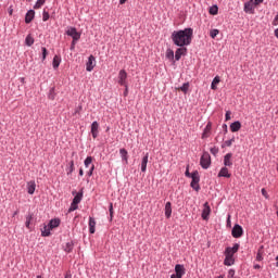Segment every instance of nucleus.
I'll list each match as a JSON object with an SVG mask.
<instances>
[{"mask_svg": "<svg viewBox=\"0 0 278 278\" xmlns=\"http://www.w3.org/2000/svg\"><path fill=\"white\" fill-rule=\"evenodd\" d=\"M54 92H55V89L54 88H51L50 89V93H49V99H51L52 101H53V99H55V94H54Z\"/></svg>", "mask_w": 278, "mask_h": 278, "instance_id": "obj_43", "label": "nucleus"}, {"mask_svg": "<svg viewBox=\"0 0 278 278\" xmlns=\"http://www.w3.org/2000/svg\"><path fill=\"white\" fill-rule=\"evenodd\" d=\"M185 176L189 177V179H191L192 177V173H190V169L187 167L186 172H185Z\"/></svg>", "mask_w": 278, "mask_h": 278, "instance_id": "obj_48", "label": "nucleus"}, {"mask_svg": "<svg viewBox=\"0 0 278 278\" xmlns=\"http://www.w3.org/2000/svg\"><path fill=\"white\" fill-rule=\"evenodd\" d=\"M41 51H42V61L47 60V48L42 47L41 48Z\"/></svg>", "mask_w": 278, "mask_h": 278, "instance_id": "obj_44", "label": "nucleus"}, {"mask_svg": "<svg viewBox=\"0 0 278 278\" xmlns=\"http://www.w3.org/2000/svg\"><path fill=\"white\" fill-rule=\"evenodd\" d=\"M273 25H274V26H277V25H278V12H277V14H276V16H275V18H274V21H273Z\"/></svg>", "mask_w": 278, "mask_h": 278, "instance_id": "obj_51", "label": "nucleus"}, {"mask_svg": "<svg viewBox=\"0 0 278 278\" xmlns=\"http://www.w3.org/2000/svg\"><path fill=\"white\" fill-rule=\"evenodd\" d=\"M231 157H233V154L231 153H227L225 156H224V166L227 167V166H233V162H231Z\"/></svg>", "mask_w": 278, "mask_h": 278, "instance_id": "obj_19", "label": "nucleus"}, {"mask_svg": "<svg viewBox=\"0 0 278 278\" xmlns=\"http://www.w3.org/2000/svg\"><path fill=\"white\" fill-rule=\"evenodd\" d=\"M125 87V91H124V96L127 97L128 92H129V86L126 85Z\"/></svg>", "mask_w": 278, "mask_h": 278, "instance_id": "obj_54", "label": "nucleus"}, {"mask_svg": "<svg viewBox=\"0 0 278 278\" xmlns=\"http://www.w3.org/2000/svg\"><path fill=\"white\" fill-rule=\"evenodd\" d=\"M261 192H262V194H263V197H264L265 199H269L268 192L266 191L265 188H263V189L261 190Z\"/></svg>", "mask_w": 278, "mask_h": 278, "instance_id": "obj_46", "label": "nucleus"}, {"mask_svg": "<svg viewBox=\"0 0 278 278\" xmlns=\"http://www.w3.org/2000/svg\"><path fill=\"white\" fill-rule=\"evenodd\" d=\"M217 177H225L226 179H229L231 177V174L229 173V168L222 167Z\"/></svg>", "mask_w": 278, "mask_h": 278, "instance_id": "obj_16", "label": "nucleus"}, {"mask_svg": "<svg viewBox=\"0 0 278 278\" xmlns=\"http://www.w3.org/2000/svg\"><path fill=\"white\" fill-rule=\"evenodd\" d=\"M12 12H13V10H12V9H10L9 14H10V15H12Z\"/></svg>", "mask_w": 278, "mask_h": 278, "instance_id": "obj_62", "label": "nucleus"}, {"mask_svg": "<svg viewBox=\"0 0 278 278\" xmlns=\"http://www.w3.org/2000/svg\"><path fill=\"white\" fill-rule=\"evenodd\" d=\"M36 278H42V276L39 275V276H37Z\"/></svg>", "mask_w": 278, "mask_h": 278, "instance_id": "obj_64", "label": "nucleus"}, {"mask_svg": "<svg viewBox=\"0 0 278 278\" xmlns=\"http://www.w3.org/2000/svg\"><path fill=\"white\" fill-rule=\"evenodd\" d=\"M274 34H275L276 38H278V28H276V29L274 30Z\"/></svg>", "mask_w": 278, "mask_h": 278, "instance_id": "obj_59", "label": "nucleus"}, {"mask_svg": "<svg viewBox=\"0 0 278 278\" xmlns=\"http://www.w3.org/2000/svg\"><path fill=\"white\" fill-rule=\"evenodd\" d=\"M47 0H37V2L34 5V10H40L42 5H45Z\"/></svg>", "mask_w": 278, "mask_h": 278, "instance_id": "obj_31", "label": "nucleus"}, {"mask_svg": "<svg viewBox=\"0 0 278 278\" xmlns=\"http://www.w3.org/2000/svg\"><path fill=\"white\" fill-rule=\"evenodd\" d=\"M186 275V267L181 264L175 265V274L170 275V278H184Z\"/></svg>", "mask_w": 278, "mask_h": 278, "instance_id": "obj_6", "label": "nucleus"}, {"mask_svg": "<svg viewBox=\"0 0 278 278\" xmlns=\"http://www.w3.org/2000/svg\"><path fill=\"white\" fill-rule=\"evenodd\" d=\"M240 251V243H235L233 247H227L224 251V266H233L236 264L235 253Z\"/></svg>", "mask_w": 278, "mask_h": 278, "instance_id": "obj_2", "label": "nucleus"}, {"mask_svg": "<svg viewBox=\"0 0 278 278\" xmlns=\"http://www.w3.org/2000/svg\"><path fill=\"white\" fill-rule=\"evenodd\" d=\"M34 16H36V11L29 10L25 15V23L29 24L34 21Z\"/></svg>", "mask_w": 278, "mask_h": 278, "instance_id": "obj_17", "label": "nucleus"}, {"mask_svg": "<svg viewBox=\"0 0 278 278\" xmlns=\"http://www.w3.org/2000/svg\"><path fill=\"white\" fill-rule=\"evenodd\" d=\"M147 164H149V153H146V155L142 157L141 173H147Z\"/></svg>", "mask_w": 278, "mask_h": 278, "instance_id": "obj_18", "label": "nucleus"}, {"mask_svg": "<svg viewBox=\"0 0 278 278\" xmlns=\"http://www.w3.org/2000/svg\"><path fill=\"white\" fill-rule=\"evenodd\" d=\"M166 59L167 60H175V52L173 51V50H170V49H168L167 51H166Z\"/></svg>", "mask_w": 278, "mask_h": 278, "instance_id": "obj_34", "label": "nucleus"}, {"mask_svg": "<svg viewBox=\"0 0 278 278\" xmlns=\"http://www.w3.org/2000/svg\"><path fill=\"white\" fill-rule=\"evenodd\" d=\"M188 53V48L180 47L175 51V60L176 62H179L181 60V55H186Z\"/></svg>", "mask_w": 278, "mask_h": 278, "instance_id": "obj_12", "label": "nucleus"}, {"mask_svg": "<svg viewBox=\"0 0 278 278\" xmlns=\"http://www.w3.org/2000/svg\"><path fill=\"white\" fill-rule=\"evenodd\" d=\"M189 88H190V83H185L180 87V90H181V92H185V94H186L188 92Z\"/></svg>", "mask_w": 278, "mask_h": 278, "instance_id": "obj_36", "label": "nucleus"}, {"mask_svg": "<svg viewBox=\"0 0 278 278\" xmlns=\"http://www.w3.org/2000/svg\"><path fill=\"white\" fill-rule=\"evenodd\" d=\"M27 192L28 194H34L36 192V181L30 180L27 182Z\"/></svg>", "mask_w": 278, "mask_h": 278, "instance_id": "obj_21", "label": "nucleus"}, {"mask_svg": "<svg viewBox=\"0 0 278 278\" xmlns=\"http://www.w3.org/2000/svg\"><path fill=\"white\" fill-rule=\"evenodd\" d=\"M232 238H242L244 236V229L239 224H236L231 230Z\"/></svg>", "mask_w": 278, "mask_h": 278, "instance_id": "obj_7", "label": "nucleus"}, {"mask_svg": "<svg viewBox=\"0 0 278 278\" xmlns=\"http://www.w3.org/2000/svg\"><path fill=\"white\" fill-rule=\"evenodd\" d=\"M212 214V207H210V202L203 204V210L201 217L203 220H210V215Z\"/></svg>", "mask_w": 278, "mask_h": 278, "instance_id": "obj_8", "label": "nucleus"}, {"mask_svg": "<svg viewBox=\"0 0 278 278\" xmlns=\"http://www.w3.org/2000/svg\"><path fill=\"white\" fill-rule=\"evenodd\" d=\"M42 21L43 22L49 21V12H47V10H43V12H42Z\"/></svg>", "mask_w": 278, "mask_h": 278, "instance_id": "obj_41", "label": "nucleus"}, {"mask_svg": "<svg viewBox=\"0 0 278 278\" xmlns=\"http://www.w3.org/2000/svg\"><path fill=\"white\" fill-rule=\"evenodd\" d=\"M109 212H110V220H112L114 218V204L110 203Z\"/></svg>", "mask_w": 278, "mask_h": 278, "instance_id": "obj_38", "label": "nucleus"}, {"mask_svg": "<svg viewBox=\"0 0 278 278\" xmlns=\"http://www.w3.org/2000/svg\"><path fill=\"white\" fill-rule=\"evenodd\" d=\"M50 229H55L56 227H60V218L51 219L48 224Z\"/></svg>", "mask_w": 278, "mask_h": 278, "instance_id": "obj_25", "label": "nucleus"}, {"mask_svg": "<svg viewBox=\"0 0 278 278\" xmlns=\"http://www.w3.org/2000/svg\"><path fill=\"white\" fill-rule=\"evenodd\" d=\"M256 260H257V262H262V260H264V257H262V253H257L256 254Z\"/></svg>", "mask_w": 278, "mask_h": 278, "instance_id": "obj_52", "label": "nucleus"}, {"mask_svg": "<svg viewBox=\"0 0 278 278\" xmlns=\"http://www.w3.org/2000/svg\"><path fill=\"white\" fill-rule=\"evenodd\" d=\"M233 142H236V137H232L229 140H226L223 144H222V149H225V147H231V144H233Z\"/></svg>", "mask_w": 278, "mask_h": 278, "instance_id": "obj_29", "label": "nucleus"}, {"mask_svg": "<svg viewBox=\"0 0 278 278\" xmlns=\"http://www.w3.org/2000/svg\"><path fill=\"white\" fill-rule=\"evenodd\" d=\"M254 268H260V265H255Z\"/></svg>", "mask_w": 278, "mask_h": 278, "instance_id": "obj_63", "label": "nucleus"}, {"mask_svg": "<svg viewBox=\"0 0 278 278\" xmlns=\"http://www.w3.org/2000/svg\"><path fill=\"white\" fill-rule=\"evenodd\" d=\"M200 166L207 170L210 166H212V156L210 155V152H203L201 159H200Z\"/></svg>", "mask_w": 278, "mask_h": 278, "instance_id": "obj_3", "label": "nucleus"}, {"mask_svg": "<svg viewBox=\"0 0 278 278\" xmlns=\"http://www.w3.org/2000/svg\"><path fill=\"white\" fill-rule=\"evenodd\" d=\"M78 207H79L78 204H75V202H72L68 212H75V210H77Z\"/></svg>", "mask_w": 278, "mask_h": 278, "instance_id": "obj_42", "label": "nucleus"}, {"mask_svg": "<svg viewBox=\"0 0 278 278\" xmlns=\"http://www.w3.org/2000/svg\"><path fill=\"white\" fill-rule=\"evenodd\" d=\"M239 129H242V123H240V121L230 124V131H232V134H236Z\"/></svg>", "mask_w": 278, "mask_h": 278, "instance_id": "obj_15", "label": "nucleus"}, {"mask_svg": "<svg viewBox=\"0 0 278 278\" xmlns=\"http://www.w3.org/2000/svg\"><path fill=\"white\" fill-rule=\"evenodd\" d=\"M41 236L42 238H49V236H51V227L49 225H45L43 228H41Z\"/></svg>", "mask_w": 278, "mask_h": 278, "instance_id": "obj_23", "label": "nucleus"}, {"mask_svg": "<svg viewBox=\"0 0 278 278\" xmlns=\"http://www.w3.org/2000/svg\"><path fill=\"white\" fill-rule=\"evenodd\" d=\"M220 84V76H215L211 84V90H216V85Z\"/></svg>", "mask_w": 278, "mask_h": 278, "instance_id": "obj_28", "label": "nucleus"}, {"mask_svg": "<svg viewBox=\"0 0 278 278\" xmlns=\"http://www.w3.org/2000/svg\"><path fill=\"white\" fill-rule=\"evenodd\" d=\"M25 45H26V47H31L34 45V37H31V35H28L25 38Z\"/></svg>", "mask_w": 278, "mask_h": 278, "instance_id": "obj_30", "label": "nucleus"}, {"mask_svg": "<svg viewBox=\"0 0 278 278\" xmlns=\"http://www.w3.org/2000/svg\"><path fill=\"white\" fill-rule=\"evenodd\" d=\"M64 278H73V275L71 273L65 274Z\"/></svg>", "mask_w": 278, "mask_h": 278, "instance_id": "obj_56", "label": "nucleus"}, {"mask_svg": "<svg viewBox=\"0 0 278 278\" xmlns=\"http://www.w3.org/2000/svg\"><path fill=\"white\" fill-rule=\"evenodd\" d=\"M199 181H201V176L199 175V172L194 170L192 172L191 176V188L195 190V192H199L201 190V186H199Z\"/></svg>", "mask_w": 278, "mask_h": 278, "instance_id": "obj_4", "label": "nucleus"}, {"mask_svg": "<svg viewBox=\"0 0 278 278\" xmlns=\"http://www.w3.org/2000/svg\"><path fill=\"white\" fill-rule=\"evenodd\" d=\"M74 247H75V243H74L73 241L67 242V243L64 245V252H65V253H72Z\"/></svg>", "mask_w": 278, "mask_h": 278, "instance_id": "obj_27", "label": "nucleus"}, {"mask_svg": "<svg viewBox=\"0 0 278 278\" xmlns=\"http://www.w3.org/2000/svg\"><path fill=\"white\" fill-rule=\"evenodd\" d=\"M119 155H121L123 162H127V151L125 150V148H122L119 150Z\"/></svg>", "mask_w": 278, "mask_h": 278, "instance_id": "obj_32", "label": "nucleus"}, {"mask_svg": "<svg viewBox=\"0 0 278 278\" xmlns=\"http://www.w3.org/2000/svg\"><path fill=\"white\" fill-rule=\"evenodd\" d=\"M210 151H211L212 155L216 156V155H218L219 149H218V147H213L210 149Z\"/></svg>", "mask_w": 278, "mask_h": 278, "instance_id": "obj_40", "label": "nucleus"}, {"mask_svg": "<svg viewBox=\"0 0 278 278\" xmlns=\"http://www.w3.org/2000/svg\"><path fill=\"white\" fill-rule=\"evenodd\" d=\"M79 177H84V169L83 168L79 169Z\"/></svg>", "mask_w": 278, "mask_h": 278, "instance_id": "obj_57", "label": "nucleus"}, {"mask_svg": "<svg viewBox=\"0 0 278 278\" xmlns=\"http://www.w3.org/2000/svg\"><path fill=\"white\" fill-rule=\"evenodd\" d=\"M165 216L166 218H170V216H173V204L170 202H166L165 204Z\"/></svg>", "mask_w": 278, "mask_h": 278, "instance_id": "obj_20", "label": "nucleus"}, {"mask_svg": "<svg viewBox=\"0 0 278 278\" xmlns=\"http://www.w3.org/2000/svg\"><path fill=\"white\" fill-rule=\"evenodd\" d=\"M192 36H194V29L190 27L174 30L172 33V41L176 47H189V45H192Z\"/></svg>", "mask_w": 278, "mask_h": 278, "instance_id": "obj_1", "label": "nucleus"}, {"mask_svg": "<svg viewBox=\"0 0 278 278\" xmlns=\"http://www.w3.org/2000/svg\"><path fill=\"white\" fill-rule=\"evenodd\" d=\"M18 215V210L13 213V217Z\"/></svg>", "mask_w": 278, "mask_h": 278, "instance_id": "obj_61", "label": "nucleus"}, {"mask_svg": "<svg viewBox=\"0 0 278 278\" xmlns=\"http://www.w3.org/2000/svg\"><path fill=\"white\" fill-rule=\"evenodd\" d=\"M66 170H67V175H72V173L75 170V161L70 162V166Z\"/></svg>", "mask_w": 278, "mask_h": 278, "instance_id": "obj_33", "label": "nucleus"}, {"mask_svg": "<svg viewBox=\"0 0 278 278\" xmlns=\"http://www.w3.org/2000/svg\"><path fill=\"white\" fill-rule=\"evenodd\" d=\"M90 164H92V156H87L84 161V165L86 168H88V166H90Z\"/></svg>", "mask_w": 278, "mask_h": 278, "instance_id": "obj_37", "label": "nucleus"}, {"mask_svg": "<svg viewBox=\"0 0 278 278\" xmlns=\"http://www.w3.org/2000/svg\"><path fill=\"white\" fill-rule=\"evenodd\" d=\"M67 36H71V38H73L74 41L79 40V38H81V34H79L77 31V28L75 27H71L67 31H66Z\"/></svg>", "mask_w": 278, "mask_h": 278, "instance_id": "obj_11", "label": "nucleus"}, {"mask_svg": "<svg viewBox=\"0 0 278 278\" xmlns=\"http://www.w3.org/2000/svg\"><path fill=\"white\" fill-rule=\"evenodd\" d=\"M97 227V220L94 217H89V233H94Z\"/></svg>", "mask_w": 278, "mask_h": 278, "instance_id": "obj_22", "label": "nucleus"}, {"mask_svg": "<svg viewBox=\"0 0 278 278\" xmlns=\"http://www.w3.org/2000/svg\"><path fill=\"white\" fill-rule=\"evenodd\" d=\"M236 276V270L235 269H229L228 270V278H233Z\"/></svg>", "mask_w": 278, "mask_h": 278, "instance_id": "obj_45", "label": "nucleus"}, {"mask_svg": "<svg viewBox=\"0 0 278 278\" xmlns=\"http://www.w3.org/2000/svg\"><path fill=\"white\" fill-rule=\"evenodd\" d=\"M223 129H224V131H225V134H227V131H228V129H227V124H223Z\"/></svg>", "mask_w": 278, "mask_h": 278, "instance_id": "obj_55", "label": "nucleus"}, {"mask_svg": "<svg viewBox=\"0 0 278 278\" xmlns=\"http://www.w3.org/2000/svg\"><path fill=\"white\" fill-rule=\"evenodd\" d=\"M91 136L92 138H99V122L94 121L91 124Z\"/></svg>", "mask_w": 278, "mask_h": 278, "instance_id": "obj_13", "label": "nucleus"}, {"mask_svg": "<svg viewBox=\"0 0 278 278\" xmlns=\"http://www.w3.org/2000/svg\"><path fill=\"white\" fill-rule=\"evenodd\" d=\"M227 223H231V215H228Z\"/></svg>", "mask_w": 278, "mask_h": 278, "instance_id": "obj_60", "label": "nucleus"}, {"mask_svg": "<svg viewBox=\"0 0 278 278\" xmlns=\"http://www.w3.org/2000/svg\"><path fill=\"white\" fill-rule=\"evenodd\" d=\"M218 34H220V30H218V29H211V31H210V36H211V38H216V36L218 35Z\"/></svg>", "mask_w": 278, "mask_h": 278, "instance_id": "obj_39", "label": "nucleus"}, {"mask_svg": "<svg viewBox=\"0 0 278 278\" xmlns=\"http://www.w3.org/2000/svg\"><path fill=\"white\" fill-rule=\"evenodd\" d=\"M210 131H212V122H208L203 130L202 139L205 140L210 138Z\"/></svg>", "mask_w": 278, "mask_h": 278, "instance_id": "obj_14", "label": "nucleus"}, {"mask_svg": "<svg viewBox=\"0 0 278 278\" xmlns=\"http://www.w3.org/2000/svg\"><path fill=\"white\" fill-rule=\"evenodd\" d=\"M62 63V58L59 55H54L53 61H52V66L53 68H60V64Z\"/></svg>", "mask_w": 278, "mask_h": 278, "instance_id": "obj_24", "label": "nucleus"}, {"mask_svg": "<svg viewBox=\"0 0 278 278\" xmlns=\"http://www.w3.org/2000/svg\"><path fill=\"white\" fill-rule=\"evenodd\" d=\"M119 86H127V72L125 70H121L118 73V81Z\"/></svg>", "mask_w": 278, "mask_h": 278, "instance_id": "obj_10", "label": "nucleus"}, {"mask_svg": "<svg viewBox=\"0 0 278 278\" xmlns=\"http://www.w3.org/2000/svg\"><path fill=\"white\" fill-rule=\"evenodd\" d=\"M210 14H213V15L218 14V7L215 5V10H211Z\"/></svg>", "mask_w": 278, "mask_h": 278, "instance_id": "obj_50", "label": "nucleus"}, {"mask_svg": "<svg viewBox=\"0 0 278 278\" xmlns=\"http://www.w3.org/2000/svg\"><path fill=\"white\" fill-rule=\"evenodd\" d=\"M127 0H119V5H124V3H126Z\"/></svg>", "mask_w": 278, "mask_h": 278, "instance_id": "obj_58", "label": "nucleus"}, {"mask_svg": "<svg viewBox=\"0 0 278 278\" xmlns=\"http://www.w3.org/2000/svg\"><path fill=\"white\" fill-rule=\"evenodd\" d=\"M75 45H77V41H75V39H73L72 45H71V51H73L75 49Z\"/></svg>", "mask_w": 278, "mask_h": 278, "instance_id": "obj_53", "label": "nucleus"}, {"mask_svg": "<svg viewBox=\"0 0 278 278\" xmlns=\"http://www.w3.org/2000/svg\"><path fill=\"white\" fill-rule=\"evenodd\" d=\"M81 199H84V192H77L76 195L73 199L74 204H78L81 203Z\"/></svg>", "mask_w": 278, "mask_h": 278, "instance_id": "obj_26", "label": "nucleus"}, {"mask_svg": "<svg viewBox=\"0 0 278 278\" xmlns=\"http://www.w3.org/2000/svg\"><path fill=\"white\" fill-rule=\"evenodd\" d=\"M92 173H94V165H92L89 172L87 173L88 177H92Z\"/></svg>", "mask_w": 278, "mask_h": 278, "instance_id": "obj_49", "label": "nucleus"}, {"mask_svg": "<svg viewBox=\"0 0 278 278\" xmlns=\"http://www.w3.org/2000/svg\"><path fill=\"white\" fill-rule=\"evenodd\" d=\"M34 219V215L33 214H28L26 216V222H25V225L27 227V229H29V225H31V220Z\"/></svg>", "mask_w": 278, "mask_h": 278, "instance_id": "obj_35", "label": "nucleus"}, {"mask_svg": "<svg viewBox=\"0 0 278 278\" xmlns=\"http://www.w3.org/2000/svg\"><path fill=\"white\" fill-rule=\"evenodd\" d=\"M94 66H97V60L94 59V55L91 54L86 63V72L92 73V71H94Z\"/></svg>", "mask_w": 278, "mask_h": 278, "instance_id": "obj_9", "label": "nucleus"}, {"mask_svg": "<svg viewBox=\"0 0 278 278\" xmlns=\"http://www.w3.org/2000/svg\"><path fill=\"white\" fill-rule=\"evenodd\" d=\"M257 5L258 4H255L253 0H249L243 4V12H245V14H255V8H257Z\"/></svg>", "mask_w": 278, "mask_h": 278, "instance_id": "obj_5", "label": "nucleus"}, {"mask_svg": "<svg viewBox=\"0 0 278 278\" xmlns=\"http://www.w3.org/2000/svg\"><path fill=\"white\" fill-rule=\"evenodd\" d=\"M225 121H231V112L227 111L225 114Z\"/></svg>", "mask_w": 278, "mask_h": 278, "instance_id": "obj_47", "label": "nucleus"}]
</instances>
